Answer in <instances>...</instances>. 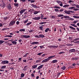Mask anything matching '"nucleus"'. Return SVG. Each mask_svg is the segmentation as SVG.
Wrapping results in <instances>:
<instances>
[{"label":"nucleus","mask_w":79,"mask_h":79,"mask_svg":"<svg viewBox=\"0 0 79 79\" xmlns=\"http://www.w3.org/2000/svg\"><path fill=\"white\" fill-rule=\"evenodd\" d=\"M65 53L64 52H61L59 53V54H62V53Z\"/></svg>","instance_id":"obj_51"},{"label":"nucleus","mask_w":79,"mask_h":79,"mask_svg":"<svg viewBox=\"0 0 79 79\" xmlns=\"http://www.w3.org/2000/svg\"><path fill=\"white\" fill-rule=\"evenodd\" d=\"M39 65L38 64H35L34 65L32 66V69H35V68H37V65Z\"/></svg>","instance_id":"obj_9"},{"label":"nucleus","mask_w":79,"mask_h":79,"mask_svg":"<svg viewBox=\"0 0 79 79\" xmlns=\"http://www.w3.org/2000/svg\"><path fill=\"white\" fill-rule=\"evenodd\" d=\"M64 12L65 13H66V14H68V15H69L70 14V13H73V11H71V10L67 11L66 10H65L64 11Z\"/></svg>","instance_id":"obj_5"},{"label":"nucleus","mask_w":79,"mask_h":79,"mask_svg":"<svg viewBox=\"0 0 79 79\" xmlns=\"http://www.w3.org/2000/svg\"><path fill=\"white\" fill-rule=\"evenodd\" d=\"M79 40V38H76L74 40Z\"/></svg>","instance_id":"obj_61"},{"label":"nucleus","mask_w":79,"mask_h":79,"mask_svg":"<svg viewBox=\"0 0 79 79\" xmlns=\"http://www.w3.org/2000/svg\"><path fill=\"white\" fill-rule=\"evenodd\" d=\"M48 31L49 32H50L51 31V30H50V29L48 28H47L45 30V32H48Z\"/></svg>","instance_id":"obj_16"},{"label":"nucleus","mask_w":79,"mask_h":79,"mask_svg":"<svg viewBox=\"0 0 79 79\" xmlns=\"http://www.w3.org/2000/svg\"><path fill=\"white\" fill-rule=\"evenodd\" d=\"M46 23V22H41L40 23V24L42 25V24H45Z\"/></svg>","instance_id":"obj_41"},{"label":"nucleus","mask_w":79,"mask_h":79,"mask_svg":"<svg viewBox=\"0 0 79 79\" xmlns=\"http://www.w3.org/2000/svg\"><path fill=\"white\" fill-rule=\"evenodd\" d=\"M19 31H20V32H24V31H25V29H20L19 30Z\"/></svg>","instance_id":"obj_22"},{"label":"nucleus","mask_w":79,"mask_h":79,"mask_svg":"<svg viewBox=\"0 0 79 79\" xmlns=\"http://www.w3.org/2000/svg\"><path fill=\"white\" fill-rule=\"evenodd\" d=\"M14 5L15 6H16V7H18V6H19V4L18 3H14Z\"/></svg>","instance_id":"obj_19"},{"label":"nucleus","mask_w":79,"mask_h":79,"mask_svg":"<svg viewBox=\"0 0 79 79\" xmlns=\"http://www.w3.org/2000/svg\"><path fill=\"white\" fill-rule=\"evenodd\" d=\"M11 42L13 44H14V45H16L17 44V42L15 41H11Z\"/></svg>","instance_id":"obj_17"},{"label":"nucleus","mask_w":79,"mask_h":79,"mask_svg":"<svg viewBox=\"0 0 79 79\" xmlns=\"http://www.w3.org/2000/svg\"><path fill=\"white\" fill-rule=\"evenodd\" d=\"M4 42H5V41H4L0 40V45H1V44H3V43H4Z\"/></svg>","instance_id":"obj_39"},{"label":"nucleus","mask_w":79,"mask_h":79,"mask_svg":"<svg viewBox=\"0 0 79 79\" xmlns=\"http://www.w3.org/2000/svg\"><path fill=\"white\" fill-rule=\"evenodd\" d=\"M58 60H54L51 62V63H57Z\"/></svg>","instance_id":"obj_15"},{"label":"nucleus","mask_w":79,"mask_h":79,"mask_svg":"<svg viewBox=\"0 0 79 79\" xmlns=\"http://www.w3.org/2000/svg\"><path fill=\"white\" fill-rule=\"evenodd\" d=\"M15 23H16V21L15 20H12L9 23V26H12L13 24H15Z\"/></svg>","instance_id":"obj_2"},{"label":"nucleus","mask_w":79,"mask_h":79,"mask_svg":"<svg viewBox=\"0 0 79 79\" xmlns=\"http://www.w3.org/2000/svg\"><path fill=\"white\" fill-rule=\"evenodd\" d=\"M35 37H36V38H39V36L37 35H36L35 36Z\"/></svg>","instance_id":"obj_58"},{"label":"nucleus","mask_w":79,"mask_h":79,"mask_svg":"<svg viewBox=\"0 0 79 79\" xmlns=\"http://www.w3.org/2000/svg\"><path fill=\"white\" fill-rule=\"evenodd\" d=\"M29 12H32V11H33V10L32 9H30L28 11Z\"/></svg>","instance_id":"obj_52"},{"label":"nucleus","mask_w":79,"mask_h":79,"mask_svg":"<svg viewBox=\"0 0 79 79\" xmlns=\"http://www.w3.org/2000/svg\"><path fill=\"white\" fill-rule=\"evenodd\" d=\"M31 76L32 77H34V74L33 73L31 74Z\"/></svg>","instance_id":"obj_62"},{"label":"nucleus","mask_w":79,"mask_h":79,"mask_svg":"<svg viewBox=\"0 0 79 79\" xmlns=\"http://www.w3.org/2000/svg\"><path fill=\"white\" fill-rule=\"evenodd\" d=\"M54 10L56 12H59V10L58 9H55Z\"/></svg>","instance_id":"obj_36"},{"label":"nucleus","mask_w":79,"mask_h":79,"mask_svg":"<svg viewBox=\"0 0 79 79\" xmlns=\"http://www.w3.org/2000/svg\"><path fill=\"white\" fill-rule=\"evenodd\" d=\"M72 6H76V5L75 4H72Z\"/></svg>","instance_id":"obj_49"},{"label":"nucleus","mask_w":79,"mask_h":79,"mask_svg":"<svg viewBox=\"0 0 79 79\" xmlns=\"http://www.w3.org/2000/svg\"><path fill=\"white\" fill-rule=\"evenodd\" d=\"M60 6H63V3L61 2V3L60 4Z\"/></svg>","instance_id":"obj_55"},{"label":"nucleus","mask_w":79,"mask_h":79,"mask_svg":"<svg viewBox=\"0 0 79 79\" xmlns=\"http://www.w3.org/2000/svg\"><path fill=\"white\" fill-rule=\"evenodd\" d=\"M8 8L9 10H11L12 9V7H11V4H10L8 5Z\"/></svg>","instance_id":"obj_8"},{"label":"nucleus","mask_w":79,"mask_h":79,"mask_svg":"<svg viewBox=\"0 0 79 79\" xmlns=\"http://www.w3.org/2000/svg\"><path fill=\"white\" fill-rule=\"evenodd\" d=\"M27 66H25L24 67L23 69V71H26V70H27V69L26 68H27Z\"/></svg>","instance_id":"obj_24"},{"label":"nucleus","mask_w":79,"mask_h":79,"mask_svg":"<svg viewBox=\"0 0 79 79\" xmlns=\"http://www.w3.org/2000/svg\"><path fill=\"white\" fill-rule=\"evenodd\" d=\"M27 22H28V19L24 21V23L25 24V23H27Z\"/></svg>","instance_id":"obj_43"},{"label":"nucleus","mask_w":79,"mask_h":79,"mask_svg":"<svg viewBox=\"0 0 79 79\" xmlns=\"http://www.w3.org/2000/svg\"><path fill=\"white\" fill-rule=\"evenodd\" d=\"M38 13H40V11H35L34 13V15H36Z\"/></svg>","instance_id":"obj_25"},{"label":"nucleus","mask_w":79,"mask_h":79,"mask_svg":"<svg viewBox=\"0 0 79 79\" xmlns=\"http://www.w3.org/2000/svg\"><path fill=\"white\" fill-rule=\"evenodd\" d=\"M63 16H64L63 15H57V17H61Z\"/></svg>","instance_id":"obj_34"},{"label":"nucleus","mask_w":79,"mask_h":79,"mask_svg":"<svg viewBox=\"0 0 79 79\" xmlns=\"http://www.w3.org/2000/svg\"><path fill=\"white\" fill-rule=\"evenodd\" d=\"M71 26H74V27H77V25H76L74 24H70Z\"/></svg>","instance_id":"obj_29"},{"label":"nucleus","mask_w":79,"mask_h":79,"mask_svg":"<svg viewBox=\"0 0 79 79\" xmlns=\"http://www.w3.org/2000/svg\"><path fill=\"white\" fill-rule=\"evenodd\" d=\"M26 10V9H23L21 10L20 11L19 13H20V15H23V13Z\"/></svg>","instance_id":"obj_4"},{"label":"nucleus","mask_w":79,"mask_h":79,"mask_svg":"<svg viewBox=\"0 0 79 79\" xmlns=\"http://www.w3.org/2000/svg\"><path fill=\"white\" fill-rule=\"evenodd\" d=\"M79 22V20H75V21H74L73 22V23H74V24H76V23H77Z\"/></svg>","instance_id":"obj_30"},{"label":"nucleus","mask_w":79,"mask_h":79,"mask_svg":"<svg viewBox=\"0 0 79 79\" xmlns=\"http://www.w3.org/2000/svg\"><path fill=\"white\" fill-rule=\"evenodd\" d=\"M74 8H75V7H69V10H73Z\"/></svg>","instance_id":"obj_20"},{"label":"nucleus","mask_w":79,"mask_h":79,"mask_svg":"<svg viewBox=\"0 0 79 79\" xmlns=\"http://www.w3.org/2000/svg\"><path fill=\"white\" fill-rule=\"evenodd\" d=\"M72 60H79L78 57H75V58H72Z\"/></svg>","instance_id":"obj_18"},{"label":"nucleus","mask_w":79,"mask_h":79,"mask_svg":"<svg viewBox=\"0 0 79 79\" xmlns=\"http://www.w3.org/2000/svg\"><path fill=\"white\" fill-rule=\"evenodd\" d=\"M6 68V66H3L1 67V69H4V68Z\"/></svg>","instance_id":"obj_42"},{"label":"nucleus","mask_w":79,"mask_h":79,"mask_svg":"<svg viewBox=\"0 0 79 79\" xmlns=\"http://www.w3.org/2000/svg\"><path fill=\"white\" fill-rule=\"evenodd\" d=\"M39 28L40 29V31H43V27H39Z\"/></svg>","instance_id":"obj_31"},{"label":"nucleus","mask_w":79,"mask_h":79,"mask_svg":"<svg viewBox=\"0 0 79 79\" xmlns=\"http://www.w3.org/2000/svg\"><path fill=\"white\" fill-rule=\"evenodd\" d=\"M19 24V21H17L16 22V24H17V25H18Z\"/></svg>","instance_id":"obj_50"},{"label":"nucleus","mask_w":79,"mask_h":79,"mask_svg":"<svg viewBox=\"0 0 79 79\" xmlns=\"http://www.w3.org/2000/svg\"><path fill=\"white\" fill-rule=\"evenodd\" d=\"M74 1H71V0H69L68 2L69 3H73Z\"/></svg>","instance_id":"obj_48"},{"label":"nucleus","mask_w":79,"mask_h":79,"mask_svg":"<svg viewBox=\"0 0 79 79\" xmlns=\"http://www.w3.org/2000/svg\"><path fill=\"white\" fill-rule=\"evenodd\" d=\"M48 47L50 48H53V46H49Z\"/></svg>","instance_id":"obj_37"},{"label":"nucleus","mask_w":79,"mask_h":79,"mask_svg":"<svg viewBox=\"0 0 79 79\" xmlns=\"http://www.w3.org/2000/svg\"><path fill=\"white\" fill-rule=\"evenodd\" d=\"M73 17L74 18H79V17L77 16H73Z\"/></svg>","instance_id":"obj_45"},{"label":"nucleus","mask_w":79,"mask_h":79,"mask_svg":"<svg viewBox=\"0 0 79 79\" xmlns=\"http://www.w3.org/2000/svg\"><path fill=\"white\" fill-rule=\"evenodd\" d=\"M21 77H24V74H23V73H22V74H21Z\"/></svg>","instance_id":"obj_40"},{"label":"nucleus","mask_w":79,"mask_h":79,"mask_svg":"<svg viewBox=\"0 0 79 79\" xmlns=\"http://www.w3.org/2000/svg\"><path fill=\"white\" fill-rule=\"evenodd\" d=\"M58 46H53V48H58Z\"/></svg>","instance_id":"obj_46"},{"label":"nucleus","mask_w":79,"mask_h":79,"mask_svg":"<svg viewBox=\"0 0 79 79\" xmlns=\"http://www.w3.org/2000/svg\"><path fill=\"white\" fill-rule=\"evenodd\" d=\"M76 8H79V5H76Z\"/></svg>","instance_id":"obj_56"},{"label":"nucleus","mask_w":79,"mask_h":79,"mask_svg":"<svg viewBox=\"0 0 79 79\" xmlns=\"http://www.w3.org/2000/svg\"><path fill=\"white\" fill-rule=\"evenodd\" d=\"M66 69V67L65 66H63L62 67V68H61V69H63V70H64Z\"/></svg>","instance_id":"obj_26"},{"label":"nucleus","mask_w":79,"mask_h":79,"mask_svg":"<svg viewBox=\"0 0 79 79\" xmlns=\"http://www.w3.org/2000/svg\"><path fill=\"white\" fill-rule=\"evenodd\" d=\"M68 19H69V20H71L72 21H73V20H74V19L73 18H69Z\"/></svg>","instance_id":"obj_53"},{"label":"nucleus","mask_w":79,"mask_h":79,"mask_svg":"<svg viewBox=\"0 0 79 79\" xmlns=\"http://www.w3.org/2000/svg\"><path fill=\"white\" fill-rule=\"evenodd\" d=\"M31 6L33 7V8H38V7L36 5L33 4H32L31 5Z\"/></svg>","instance_id":"obj_14"},{"label":"nucleus","mask_w":79,"mask_h":79,"mask_svg":"<svg viewBox=\"0 0 79 79\" xmlns=\"http://www.w3.org/2000/svg\"><path fill=\"white\" fill-rule=\"evenodd\" d=\"M42 53H44L43 52L39 53L37 54V55H39V56H40V55H42Z\"/></svg>","instance_id":"obj_35"},{"label":"nucleus","mask_w":79,"mask_h":79,"mask_svg":"<svg viewBox=\"0 0 79 79\" xmlns=\"http://www.w3.org/2000/svg\"><path fill=\"white\" fill-rule=\"evenodd\" d=\"M54 57H55V55L54 56H49L48 57V58L50 60V59H52V58H54Z\"/></svg>","instance_id":"obj_10"},{"label":"nucleus","mask_w":79,"mask_h":79,"mask_svg":"<svg viewBox=\"0 0 79 79\" xmlns=\"http://www.w3.org/2000/svg\"><path fill=\"white\" fill-rule=\"evenodd\" d=\"M32 24V22H30V23H28L27 24V26H29V25H30V24Z\"/></svg>","instance_id":"obj_33"},{"label":"nucleus","mask_w":79,"mask_h":79,"mask_svg":"<svg viewBox=\"0 0 79 79\" xmlns=\"http://www.w3.org/2000/svg\"><path fill=\"white\" fill-rule=\"evenodd\" d=\"M27 11H26L24 13V14L25 15H27Z\"/></svg>","instance_id":"obj_54"},{"label":"nucleus","mask_w":79,"mask_h":79,"mask_svg":"<svg viewBox=\"0 0 79 79\" xmlns=\"http://www.w3.org/2000/svg\"><path fill=\"white\" fill-rule=\"evenodd\" d=\"M29 32H33V30H30L29 31Z\"/></svg>","instance_id":"obj_60"},{"label":"nucleus","mask_w":79,"mask_h":79,"mask_svg":"<svg viewBox=\"0 0 79 79\" xmlns=\"http://www.w3.org/2000/svg\"><path fill=\"white\" fill-rule=\"evenodd\" d=\"M68 68L69 69V68H73V67H72L71 66H70L69 67H68Z\"/></svg>","instance_id":"obj_63"},{"label":"nucleus","mask_w":79,"mask_h":79,"mask_svg":"<svg viewBox=\"0 0 79 79\" xmlns=\"http://www.w3.org/2000/svg\"><path fill=\"white\" fill-rule=\"evenodd\" d=\"M51 18L52 19H55V17L54 16H52L51 17Z\"/></svg>","instance_id":"obj_57"},{"label":"nucleus","mask_w":79,"mask_h":79,"mask_svg":"<svg viewBox=\"0 0 79 79\" xmlns=\"http://www.w3.org/2000/svg\"><path fill=\"white\" fill-rule=\"evenodd\" d=\"M53 8H58V9H60V7L58 6H54Z\"/></svg>","instance_id":"obj_28"},{"label":"nucleus","mask_w":79,"mask_h":79,"mask_svg":"<svg viewBox=\"0 0 79 79\" xmlns=\"http://www.w3.org/2000/svg\"><path fill=\"white\" fill-rule=\"evenodd\" d=\"M75 50L74 49H70L69 50V52H70L71 53L72 52H75Z\"/></svg>","instance_id":"obj_13"},{"label":"nucleus","mask_w":79,"mask_h":79,"mask_svg":"<svg viewBox=\"0 0 79 79\" xmlns=\"http://www.w3.org/2000/svg\"><path fill=\"white\" fill-rule=\"evenodd\" d=\"M39 37H41V38H43V37H45V35H39Z\"/></svg>","instance_id":"obj_21"},{"label":"nucleus","mask_w":79,"mask_h":79,"mask_svg":"<svg viewBox=\"0 0 79 79\" xmlns=\"http://www.w3.org/2000/svg\"><path fill=\"white\" fill-rule=\"evenodd\" d=\"M56 2L58 3V4H60V3H61L62 2L60 1H57Z\"/></svg>","instance_id":"obj_38"},{"label":"nucleus","mask_w":79,"mask_h":79,"mask_svg":"<svg viewBox=\"0 0 79 79\" xmlns=\"http://www.w3.org/2000/svg\"><path fill=\"white\" fill-rule=\"evenodd\" d=\"M44 16L42 14H41V16L40 17H35L34 18H33V19H34V20H39V19H44Z\"/></svg>","instance_id":"obj_1"},{"label":"nucleus","mask_w":79,"mask_h":79,"mask_svg":"<svg viewBox=\"0 0 79 79\" xmlns=\"http://www.w3.org/2000/svg\"><path fill=\"white\" fill-rule=\"evenodd\" d=\"M39 44V42H33L31 43V45H35V44Z\"/></svg>","instance_id":"obj_11"},{"label":"nucleus","mask_w":79,"mask_h":79,"mask_svg":"<svg viewBox=\"0 0 79 79\" xmlns=\"http://www.w3.org/2000/svg\"><path fill=\"white\" fill-rule=\"evenodd\" d=\"M69 28H70V29H73V30H75L76 29V28L73 27L72 26H70Z\"/></svg>","instance_id":"obj_27"},{"label":"nucleus","mask_w":79,"mask_h":79,"mask_svg":"<svg viewBox=\"0 0 79 79\" xmlns=\"http://www.w3.org/2000/svg\"><path fill=\"white\" fill-rule=\"evenodd\" d=\"M40 60H38L36 61V63H40Z\"/></svg>","instance_id":"obj_44"},{"label":"nucleus","mask_w":79,"mask_h":79,"mask_svg":"<svg viewBox=\"0 0 79 79\" xmlns=\"http://www.w3.org/2000/svg\"><path fill=\"white\" fill-rule=\"evenodd\" d=\"M9 63L8 61L7 60H3L1 62L2 64H8Z\"/></svg>","instance_id":"obj_6"},{"label":"nucleus","mask_w":79,"mask_h":79,"mask_svg":"<svg viewBox=\"0 0 79 79\" xmlns=\"http://www.w3.org/2000/svg\"><path fill=\"white\" fill-rule=\"evenodd\" d=\"M49 60H50V59H49L48 57V58L44 60L42 62H43V63H45L47 62V61H48Z\"/></svg>","instance_id":"obj_7"},{"label":"nucleus","mask_w":79,"mask_h":79,"mask_svg":"<svg viewBox=\"0 0 79 79\" xmlns=\"http://www.w3.org/2000/svg\"><path fill=\"white\" fill-rule=\"evenodd\" d=\"M35 2V1L34 0V1H31L30 2L31 3H34V2Z\"/></svg>","instance_id":"obj_59"},{"label":"nucleus","mask_w":79,"mask_h":79,"mask_svg":"<svg viewBox=\"0 0 79 79\" xmlns=\"http://www.w3.org/2000/svg\"><path fill=\"white\" fill-rule=\"evenodd\" d=\"M69 5H64L63 6V7H64V8H67V7H69Z\"/></svg>","instance_id":"obj_23"},{"label":"nucleus","mask_w":79,"mask_h":79,"mask_svg":"<svg viewBox=\"0 0 79 79\" xmlns=\"http://www.w3.org/2000/svg\"><path fill=\"white\" fill-rule=\"evenodd\" d=\"M43 66H44V64L41 65L40 66H39L37 69L38 70H39V69H41L42 68H43Z\"/></svg>","instance_id":"obj_12"},{"label":"nucleus","mask_w":79,"mask_h":79,"mask_svg":"<svg viewBox=\"0 0 79 79\" xmlns=\"http://www.w3.org/2000/svg\"><path fill=\"white\" fill-rule=\"evenodd\" d=\"M79 9H77V8H74V10H73L74 11H77V10H79Z\"/></svg>","instance_id":"obj_47"},{"label":"nucleus","mask_w":79,"mask_h":79,"mask_svg":"<svg viewBox=\"0 0 79 79\" xmlns=\"http://www.w3.org/2000/svg\"><path fill=\"white\" fill-rule=\"evenodd\" d=\"M63 17L64 18H69V16H64Z\"/></svg>","instance_id":"obj_32"},{"label":"nucleus","mask_w":79,"mask_h":79,"mask_svg":"<svg viewBox=\"0 0 79 79\" xmlns=\"http://www.w3.org/2000/svg\"><path fill=\"white\" fill-rule=\"evenodd\" d=\"M76 42L75 43H76V44H79V41H76Z\"/></svg>","instance_id":"obj_64"},{"label":"nucleus","mask_w":79,"mask_h":79,"mask_svg":"<svg viewBox=\"0 0 79 79\" xmlns=\"http://www.w3.org/2000/svg\"><path fill=\"white\" fill-rule=\"evenodd\" d=\"M21 37H22V38H29L31 36H29V35H22L21 36Z\"/></svg>","instance_id":"obj_3"}]
</instances>
